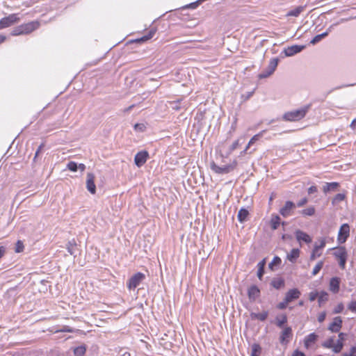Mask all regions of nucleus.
Instances as JSON below:
<instances>
[{
  "label": "nucleus",
  "mask_w": 356,
  "mask_h": 356,
  "mask_svg": "<svg viewBox=\"0 0 356 356\" xmlns=\"http://www.w3.org/2000/svg\"><path fill=\"white\" fill-rule=\"evenodd\" d=\"M40 26L38 21H33L26 24H22L15 27L12 33V35H19L29 34L33 31L38 29Z\"/></svg>",
  "instance_id": "obj_1"
},
{
  "label": "nucleus",
  "mask_w": 356,
  "mask_h": 356,
  "mask_svg": "<svg viewBox=\"0 0 356 356\" xmlns=\"http://www.w3.org/2000/svg\"><path fill=\"white\" fill-rule=\"evenodd\" d=\"M309 105H307L300 109L287 112L284 115L283 119L285 120L286 121L300 120L305 116L306 113H307L309 108Z\"/></svg>",
  "instance_id": "obj_2"
},
{
  "label": "nucleus",
  "mask_w": 356,
  "mask_h": 356,
  "mask_svg": "<svg viewBox=\"0 0 356 356\" xmlns=\"http://www.w3.org/2000/svg\"><path fill=\"white\" fill-rule=\"evenodd\" d=\"M333 250H334V252H333V255L338 260L340 268L341 269H344L348 259V253L345 247L339 246L333 248Z\"/></svg>",
  "instance_id": "obj_3"
},
{
  "label": "nucleus",
  "mask_w": 356,
  "mask_h": 356,
  "mask_svg": "<svg viewBox=\"0 0 356 356\" xmlns=\"http://www.w3.org/2000/svg\"><path fill=\"white\" fill-rule=\"evenodd\" d=\"M237 162L236 161H233L232 163L229 165H225L223 166H218L215 163H212L211 164V168L213 171L218 174H227L235 169L236 167Z\"/></svg>",
  "instance_id": "obj_4"
},
{
  "label": "nucleus",
  "mask_w": 356,
  "mask_h": 356,
  "mask_svg": "<svg viewBox=\"0 0 356 356\" xmlns=\"http://www.w3.org/2000/svg\"><path fill=\"white\" fill-rule=\"evenodd\" d=\"M145 278V274L137 273L134 274L127 282V287L129 289H135L140 282Z\"/></svg>",
  "instance_id": "obj_5"
},
{
  "label": "nucleus",
  "mask_w": 356,
  "mask_h": 356,
  "mask_svg": "<svg viewBox=\"0 0 356 356\" xmlns=\"http://www.w3.org/2000/svg\"><path fill=\"white\" fill-rule=\"evenodd\" d=\"M278 64L277 58H273L270 60L268 67L259 74V79H265L270 76L275 70Z\"/></svg>",
  "instance_id": "obj_6"
},
{
  "label": "nucleus",
  "mask_w": 356,
  "mask_h": 356,
  "mask_svg": "<svg viewBox=\"0 0 356 356\" xmlns=\"http://www.w3.org/2000/svg\"><path fill=\"white\" fill-rule=\"evenodd\" d=\"M19 20L17 14H11L0 20V29L7 28Z\"/></svg>",
  "instance_id": "obj_7"
},
{
  "label": "nucleus",
  "mask_w": 356,
  "mask_h": 356,
  "mask_svg": "<svg viewBox=\"0 0 356 356\" xmlns=\"http://www.w3.org/2000/svg\"><path fill=\"white\" fill-rule=\"evenodd\" d=\"M348 21V19H345V18H342L338 22L334 24H332L328 29L327 30L321 33V34H319V35H316L310 42V43L312 44H315L316 43H318V42H320L323 38H325L328 34L329 33L332 31V29H333V27L334 26H337L338 24H339L340 23H343L345 22H347Z\"/></svg>",
  "instance_id": "obj_8"
},
{
  "label": "nucleus",
  "mask_w": 356,
  "mask_h": 356,
  "mask_svg": "<svg viewBox=\"0 0 356 356\" xmlns=\"http://www.w3.org/2000/svg\"><path fill=\"white\" fill-rule=\"evenodd\" d=\"M350 227L348 224H343L339 231L337 241L339 243H343L349 236Z\"/></svg>",
  "instance_id": "obj_9"
},
{
  "label": "nucleus",
  "mask_w": 356,
  "mask_h": 356,
  "mask_svg": "<svg viewBox=\"0 0 356 356\" xmlns=\"http://www.w3.org/2000/svg\"><path fill=\"white\" fill-rule=\"evenodd\" d=\"M296 209V204L291 201H286L283 207L280 209V213L284 218L292 215Z\"/></svg>",
  "instance_id": "obj_10"
},
{
  "label": "nucleus",
  "mask_w": 356,
  "mask_h": 356,
  "mask_svg": "<svg viewBox=\"0 0 356 356\" xmlns=\"http://www.w3.org/2000/svg\"><path fill=\"white\" fill-rule=\"evenodd\" d=\"M293 337L292 329L291 327L286 326L283 328L280 333V342L282 344L287 343Z\"/></svg>",
  "instance_id": "obj_11"
},
{
  "label": "nucleus",
  "mask_w": 356,
  "mask_h": 356,
  "mask_svg": "<svg viewBox=\"0 0 356 356\" xmlns=\"http://www.w3.org/2000/svg\"><path fill=\"white\" fill-rule=\"evenodd\" d=\"M149 157V154L147 151H141L138 152L134 157V163L138 167L143 165Z\"/></svg>",
  "instance_id": "obj_12"
},
{
  "label": "nucleus",
  "mask_w": 356,
  "mask_h": 356,
  "mask_svg": "<svg viewBox=\"0 0 356 356\" xmlns=\"http://www.w3.org/2000/svg\"><path fill=\"white\" fill-rule=\"evenodd\" d=\"M305 48L304 45H292L284 49V52L286 56H293L295 54L302 51Z\"/></svg>",
  "instance_id": "obj_13"
},
{
  "label": "nucleus",
  "mask_w": 356,
  "mask_h": 356,
  "mask_svg": "<svg viewBox=\"0 0 356 356\" xmlns=\"http://www.w3.org/2000/svg\"><path fill=\"white\" fill-rule=\"evenodd\" d=\"M95 175L92 173H88L86 177V188L88 191L92 193L95 194L96 193V186L95 184Z\"/></svg>",
  "instance_id": "obj_14"
},
{
  "label": "nucleus",
  "mask_w": 356,
  "mask_h": 356,
  "mask_svg": "<svg viewBox=\"0 0 356 356\" xmlns=\"http://www.w3.org/2000/svg\"><path fill=\"white\" fill-rule=\"evenodd\" d=\"M342 327V319L340 316L334 318L333 322L330 323L328 330L332 332H339Z\"/></svg>",
  "instance_id": "obj_15"
},
{
  "label": "nucleus",
  "mask_w": 356,
  "mask_h": 356,
  "mask_svg": "<svg viewBox=\"0 0 356 356\" xmlns=\"http://www.w3.org/2000/svg\"><path fill=\"white\" fill-rule=\"evenodd\" d=\"M301 293L298 289H290L285 296L284 299L289 303L294 300L299 298Z\"/></svg>",
  "instance_id": "obj_16"
},
{
  "label": "nucleus",
  "mask_w": 356,
  "mask_h": 356,
  "mask_svg": "<svg viewBox=\"0 0 356 356\" xmlns=\"http://www.w3.org/2000/svg\"><path fill=\"white\" fill-rule=\"evenodd\" d=\"M295 235L297 241H299L300 243L301 241H303L306 243H310L312 242V238L310 237V236L300 229L296 231Z\"/></svg>",
  "instance_id": "obj_17"
},
{
  "label": "nucleus",
  "mask_w": 356,
  "mask_h": 356,
  "mask_svg": "<svg viewBox=\"0 0 356 356\" xmlns=\"http://www.w3.org/2000/svg\"><path fill=\"white\" fill-rule=\"evenodd\" d=\"M325 245V241L322 239L319 245H315L312 253L310 255V260L313 261L319 257L321 255V252H319V250L323 248Z\"/></svg>",
  "instance_id": "obj_18"
},
{
  "label": "nucleus",
  "mask_w": 356,
  "mask_h": 356,
  "mask_svg": "<svg viewBox=\"0 0 356 356\" xmlns=\"http://www.w3.org/2000/svg\"><path fill=\"white\" fill-rule=\"evenodd\" d=\"M260 295V290L256 285L251 286L248 290V296L250 301L254 302Z\"/></svg>",
  "instance_id": "obj_19"
},
{
  "label": "nucleus",
  "mask_w": 356,
  "mask_h": 356,
  "mask_svg": "<svg viewBox=\"0 0 356 356\" xmlns=\"http://www.w3.org/2000/svg\"><path fill=\"white\" fill-rule=\"evenodd\" d=\"M346 334L341 332L339 334V339L337 340V343L333 347V351L336 353H340L343 348V341L345 340Z\"/></svg>",
  "instance_id": "obj_20"
},
{
  "label": "nucleus",
  "mask_w": 356,
  "mask_h": 356,
  "mask_svg": "<svg viewBox=\"0 0 356 356\" xmlns=\"http://www.w3.org/2000/svg\"><path fill=\"white\" fill-rule=\"evenodd\" d=\"M268 316V311H264L261 313H254V312L250 313V318L252 320L257 319L261 321H264L266 320Z\"/></svg>",
  "instance_id": "obj_21"
},
{
  "label": "nucleus",
  "mask_w": 356,
  "mask_h": 356,
  "mask_svg": "<svg viewBox=\"0 0 356 356\" xmlns=\"http://www.w3.org/2000/svg\"><path fill=\"white\" fill-rule=\"evenodd\" d=\"M339 279L338 277H332L330 282V289L334 293H337L339 290Z\"/></svg>",
  "instance_id": "obj_22"
},
{
  "label": "nucleus",
  "mask_w": 356,
  "mask_h": 356,
  "mask_svg": "<svg viewBox=\"0 0 356 356\" xmlns=\"http://www.w3.org/2000/svg\"><path fill=\"white\" fill-rule=\"evenodd\" d=\"M280 221H281V219L278 215L273 214L270 221V225L271 229L273 230L277 229L281 223Z\"/></svg>",
  "instance_id": "obj_23"
},
{
  "label": "nucleus",
  "mask_w": 356,
  "mask_h": 356,
  "mask_svg": "<svg viewBox=\"0 0 356 356\" xmlns=\"http://www.w3.org/2000/svg\"><path fill=\"white\" fill-rule=\"evenodd\" d=\"M300 256V250L298 248H293L289 254H287V259L294 263Z\"/></svg>",
  "instance_id": "obj_24"
},
{
  "label": "nucleus",
  "mask_w": 356,
  "mask_h": 356,
  "mask_svg": "<svg viewBox=\"0 0 356 356\" xmlns=\"http://www.w3.org/2000/svg\"><path fill=\"white\" fill-rule=\"evenodd\" d=\"M270 285L276 289H280L284 286V280L282 278H275L273 279Z\"/></svg>",
  "instance_id": "obj_25"
},
{
  "label": "nucleus",
  "mask_w": 356,
  "mask_h": 356,
  "mask_svg": "<svg viewBox=\"0 0 356 356\" xmlns=\"http://www.w3.org/2000/svg\"><path fill=\"white\" fill-rule=\"evenodd\" d=\"M264 131H261L260 133L254 135L249 141L248 145L246 146L245 150L241 152V154H245L247 152L248 149H249V147H250V145H252V144H254L257 140H258L262 136H263V134H264Z\"/></svg>",
  "instance_id": "obj_26"
},
{
  "label": "nucleus",
  "mask_w": 356,
  "mask_h": 356,
  "mask_svg": "<svg viewBox=\"0 0 356 356\" xmlns=\"http://www.w3.org/2000/svg\"><path fill=\"white\" fill-rule=\"evenodd\" d=\"M275 320H276V322H275L276 325L280 328H284V325L287 322V316L285 314H282L280 316H277Z\"/></svg>",
  "instance_id": "obj_27"
},
{
  "label": "nucleus",
  "mask_w": 356,
  "mask_h": 356,
  "mask_svg": "<svg viewBox=\"0 0 356 356\" xmlns=\"http://www.w3.org/2000/svg\"><path fill=\"white\" fill-rule=\"evenodd\" d=\"M339 186L338 182L326 183L323 186L324 193H327L331 191H335Z\"/></svg>",
  "instance_id": "obj_28"
},
{
  "label": "nucleus",
  "mask_w": 356,
  "mask_h": 356,
  "mask_svg": "<svg viewBox=\"0 0 356 356\" xmlns=\"http://www.w3.org/2000/svg\"><path fill=\"white\" fill-rule=\"evenodd\" d=\"M249 214V212L245 209H241L238 213V220L241 222H245L247 220V217Z\"/></svg>",
  "instance_id": "obj_29"
},
{
  "label": "nucleus",
  "mask_w": 356,
  "mask_h": 356,
  "mask_svg": "<svg viewBox=\"0 0 356 356\" xmlns=\"http://www.w3.org/2000/svg\"><path fill=\"white\" fill-rule=\"evenodd\" d=\"M305 9L304 6H298L295 9L290 10L286 16L298 17Z\"/></svg>",
  "instance_id": "obj_30"
},
{
  "label": "nucleus",
  "mask_w": 356,
  "mask_h": 356,
  "mask_svg": "<svg viewBox=\"0 0 356 356\" xmlns=\"http://www.w3.org/2000/svg\"><path fill=\"white\" fill-rule=\"evenodd\" d=\"M266 261L265 259L262 260L258 264V271H257V277L259 280H261L264 273V266H265Z\"/></svg>",
  "instance_id": "obj_31"
},
{
  "label": "nucleus",
  "mask_w": 356,
  "mask_h": 356,
  "mask_svg": "<svg viewBox=\"0 0 356 356\" xmlns=\"http://www.w3.org/2000/svg\"><path fill=\"white\" fill-rule=\"evenodd\" d=\"M317 339V335L315 333L309 334L305 339V343L307 346L312 343H314Z\"/></svg>",
  "instance_id": "obj_32"
},
{
  "label": "nucleus",
  "mask_w": 356,
  "mask_h": 356,
  "mask_svg": "<svg viewBox=\"0 0 356 356\" xmlns=\"http://www.w3.org/2000/svg\"><path fill=\"white\" fill-rule=\"evenodd\" d=\"M86 351V348L85 346H80L74 349V354L76 356H83Z\"/></svg>",
  "instance_id": "obj_33"
},
{
  "label": "nucleus",
  "mask_w": 356,
  "mask_h": 356,
  "mask_svg": "<svg viewBox=\"0 0 356 356\" xmlns=\"http://www.w3.org/2000/svg\"><path fill=\"white\" fill-rule=\"evenodd\" d=\"M318 303L321 306L323 302H326L327 300L328 294L327 292L321 291L320 293H318Z\"/></svg>",
  "instance_id": "obj_34"
},
{
  "label": "nucleus",
  "mask_w": 356,
  "mask_h": 356,
  "mask_svg": "<svg viewBox=\"0 0 356 356\" xmlns=\"http://www.w3.org/2000/svg\"><path fill=\"white\" fill-rule=\"evenodd\" d=\"M301 213L303 216H312L315 213V208L314 207H309L305 209L302 210Z\"/></svg>",
  "instance_id": "obj_35"
},
{
  "label": "nucleus",
  "mask_w": 356,
  "mask_h": 356,
  "mask_svg": "<svg viewBox=\"0 0 356 356\" xmlns=\"http://www.w3.org/2000/svg\"><path fill=\"white\" fill-rule=\"evenodd\" d=\"M346 198V195L343 193H338L337 194L332 200V204H336Z\"/></svg>",
  "instance_id": "obj_36"
},
{
  "label": "nucleus",
  "mask_w": 356,
  "mask_h": 356,
  "mask_svg": "<svg viewBox=\"0 0 356 356\" xmlns=\"http://www.w3.org/2000/svg\"><path fill=\"white\" fill-rule=\"evenodd\" d=\"M261 353V347L258 344H253L252 346V356H259Z\"/></svg>",
  "instance_id": "obj_37"
},
{
  "label": "nucleus",
  "mask_w": 356,
  "mask_h": 356,
  "mask_svg": "<svg viewBox=\"0 0 356 356\" xmlns=\"http://www.w3.org/2000/svg\"><path fill=\"white\" fill-rule=\"evenodd\" d=\"M67 250L68 251V252L72 255L74 254V248L76 246V243L74 241V240L72 241H69L67 243Z\"/></svg>",
  "instance_id": "obj_38"
},
{
  "label": "nucleus",
  "mask_w": 356,
  "mask_h": 356,
  "mask_svg": "<svg viewBox=\"0 0 356 356\" xmlns=\"http://www.w3.org/2000/svg\"><path fill=\"white\" fill-rule=\"evenodd\" d=\"M334 337H331L323 343V346L325 348H332L333 349V347L334 346Z\"/></svg>",
  "instance_id": "obj_39"
},
{
  "label": "nucleus",
  "mask_w": 356,
  "mask_h": 356,
  "mask_svg": "<svg viewBox=\"0 0 356 356\" xmlns=\"http://www.w3.org/2000/svg\"><path fill=\"white\" fill-rule=\"evenodd\" d=\"M323 266V261H318L313 269L312 275H317L318 273V272L321 270Z\"/></svg>",
  "instance_id": "obj_40"
},
{
  "label": "nucleus",
  "mask_w": 356,
  "mask_h": 356,
  "mask_svg": "<svg viewBox=\"0 0 356 356\" xmlns=\"http://www.w3.org/2000/svg\"><path fill=\"white\" fill-rule=\"evenodd\" d=\"M67 168L68 170L72 172H76L78 170V165L74 161H70L67 163Z\"/></svg>",
  "instance_id": "obj_41"
},
{
  "label": "nucleus",
  "mask_w": 356,
  "mask_h": 356,
  "mask_svg": "<svg viewBox=\"0 0 356 356\" xmlns=\"http://www.w3.org/2000/svg\"><path fill=\"white\" fill-rule=\"evenodd\" d=\"M154 33H155V31H150L148 33V34H147V35H145L143 36L142 38H140L138 40V41H140V42L147 41V40H148L151 39V38L154 36Z\"/></svg>",
  "instance_id": "obj_42"
},
{
  "label": "nucleus",
  "mask_w": 356,
  "mask_h": 356,
  "mask_svg": "<svg viewBox=\"0 0 356 356\" xmlns=\"http://www.w3.org/2000/svg\"><path fill=\"white\" fill-rule=\"evenodd\" d=\"M146 127L143 123H137L134 125V129L138 131L143 132L145 131Z\"/></svg>",
  "instance_id": "obj_43"
},
{
  "label": "nucleus",
  "mask_w": 356,
  "mask_h": 356,
  "mask_svg": "<svg viewBox=\"0 0 356 356\" xmlns=\"http://www.w3.org/2000/svg\"><path fill=\"white\" fill-rule=\"evenodd\" d=\"M239 146V140H235L232 145L229 147L228 154H231L234 150H235Z\"/></svg>",
  "instance_id": "obj_44"
},
{
  "label": "nucleus",
  "mask_w": 356,
  "mask_h": 356,
  "mask_svg": "<svg viewBox=\"0 0 356 356\" xmlns=\"http://www.w3.org/2000/svg\"><path fill=\"white\" fill-rule=\"evenodd\" d=\"M23 250H24V245H23L22 242H21L20 241H18L16 243L15 252H21L23 251Z\"/></svg>",
  "instance_id": "obj_45"
},
{
  "label": "nucleus",
  "mask_w": 356,
  "mask_h": 356,
  "mask_svg": "<svg viewBox=\"0 0 356 356\" xmlns=\"http://www.w3.org/2000/svg\"><path fill=\"white\" fill-rule=\"evenodd\" d=\"M343 356H356V347H352L349 353H345Z\"/></svg>",
  "instance_id": "obj_46"
},
{
  "label": "nucleus",
  "mask_w": 356,
  "mask_h": 356,
  "mask_svg": "<svg viewBox=\"0 0 356 356\" xmlns=\"http://www.w3.org/2000/svg\"><path fill=\"white\" fill-rule=\"evenodd\" d=\"M288 304H289V302H286L285 299H284V300L282 302H280L277 305V308L279 309H284L286 308Z\"/></svg>",
  "instance_id": "obj_47"
},
{
  "label": "nucleus",
  "mask_w": 356,
  "mask_h": 356,
  "mask_svg": "<svg viewBox=\"0 0 356 356\" xmlns=\"http://www.w3.org/2000/svg\"><path fill=\"white\" fill-rule=\"evenodd\" d=\"M281 259L279 257H275L272 261V262L269 264V266L271 267L273 265H279L281 264Z\"/></svg>",
  "instance_id": "obj_48"
},
{
  "label": "nucleus",
  "mask_w": 356,
  "mask_h": 356,
  "mask_svg": "<svg viewBox=\"0 0 356 356\" xmlns=\"http://www.w3.org/2000/svg\"><path fill=\"white\" fill-rule=\"evenodd\" d=\"M70 332V333H72V332H74V330L72 327H69L67 325H65L60 330L56 331V332Z\"/></svg>",
  "instance_id": "obj_49"
},
{
  "label": "nucleus",
  "mask_w": 356,
  "mask_h": 356,
  "mask_svg": "<svg viewBox=\"0 0 356 356\" xmlns=\"http://www.w3.org/2000/svg\"><path fill=\"white\" fill-rule=\"evenodd\" d=\"M348 309H350V311L353 312H356V301H351L348 306Z\"/></svg>",
  "instance_id": "obj_50"
},
{
  "label": "nucleus",
  "mask_w": 356,
  "mask_h": 356,
  "mask_svg": "<svg viewBox=\"0 0 356 356\" xmlns=\"http://www.w3.org/2000/svg\"><path fill=\"white\" fill-rule=\"evenodd\" d=\"M343 309V305L342 303H339L334 309V313L335 314H339L341 313Z\"/></svg>",
  "instance_id": "obj_51"
},
{
  "label": "nucleus",
  "mask_w": 356,
  "mask_h": 356,
  "mask_svg": "<svg viewBox=\"0 0 356 356\" xmlns=\"http://www.w3.org/2000/svg\"><path fill=\"white\" fill-rule=\"evenodd\" d=\"M318 293H317V292H314V291L310 292L309 294V300L310 301L315 300L316 299V298L318 297Z\"/></svg>",
  "instance_id": "obj_52"
},
{
  "label": "nucleus",
  "mask_w": 356,
  "mask_h": 356,
  "mask_svg": "<svg viewBox=\"0 0 356 356\" xmlns=\"http://www.w3.org/2000/svg\"><path fill=\"white\" fill-rule=\"evenodd\" d=\"M44 147V143H42L38 148V149L35 152V156L33 158V161H35L37 156H38L39 153L42 151L43 147Z\"/></svg>",
  "instance_id": "obj_53"
},
{
  "label": "nucleus",
  "mask_w": 356,
  "mask_h": 356,
  "mask_svg": "<svg viewBox=\"0 0 356 356\" xmlns=\"http://www.w3.org/2000/svg\"><path fill=\"white\" fill-rule=\"evenodd\" d=\"M325 317H326V313L325 312H321L318 316V322L320 323H322L325 321Z\"/></svg>",
  "instance_id": "obj_54"
},
{
  "label": "nucleus",
  "mask_w": 356,
  "mask_h": 356,
  "mask_svg": "<svg viewBox=\"0 0 356 356\" xmlns=\"http://www.w3.org/2000/svg\"><path fill=\"white\" fill-rule=\"evenodd\" d=\"M307 199L306 197L305 198H302V200H300L298 203H297V206L298 207H301L302 206H304L305 204H307Z\"/></svg>",
  "instance_id": "obj_55"
},
{
  "label": "nucleus",
  "mask_w": 356,
  "mask_h": 356,
  "mask_svg": "<svg viewBox=\"0 0 356 356\" xmlns=\"http://www.w3.org/2000/svg\"><path fill=\"white\" fill-rule=\"evenodd\" d=\"M317 191V188L315 186H312L308 188V193L312 194Z\"/></svg>",
  "instance_id": "obj_56"
},
{
  "label": "nucleus",
  "mask_w": 356,
  "mask_h": 356,
  "mask_svg": "<svg viewBox=\"0 0 356 356\" xmlns=\"http://www.w3.org/2000/svg\"><path fill=\"white\" fill-rule=\"evenodd\" d=\"M179 103V101L171 102V104L172 105V108L177 111L179 110L180 108V107L178 106Z\"/></svg>",
  "instance_id": "obj_57"
},
{
  "label": "nucleus",
  "mask_w": 356,
  "mask_h": 356,
  "mask_svg": "<svg viewBox=\"0 0 356 356\" xmlns=\"http://www.w3.org/2000/svg\"><path fill=\"white\" fill-rule=\"evenodd\" d=\"M6 248L3 246L0 247V259L5 254Z\"/></svg>",
  "instance_id": "obj_58"
},
{
  "label": "nucleus",
  "mask_w": 356,
  "mask_h": 356,
  "mask_svg": "<svg viewBox=\"0 0 356 356\" xmlns=\"http://www.w3.org/2000/svg\"><path fill=\"white\" fill-rule=\"evenodd\" d=\"M293 356H305V355L303 353L298 351V350H296L293 353Z\"/></svg>",
  "instance_id": "obj_59"
},
{
  "label": "nucleus",
  "mask_w": 356,
  "mask_h": 356,
  "mask_svg": "<svg viewBox=\"0 0 356 356\" xmlns=\"http://www.w3.org/2000/svg\"><path fill=\"white\" fill-rule=\"evenodd\" d=\"M78 169H79L81 172H83L86 170V165L83 163H80L78 165Z\"/></svg>",
  "instance_id": "obj_60"
},
{
  "label": "nucleus",
  "mask_w": 356,
  "mask_h": 356,
  "mask_svg": "<svg viewBox=\"0 0 356 356\" xmlns=\"http://www.w3.org/2000/svg\"><path fill=\"white\" fill-rule=\"evenodd\" d=\"M350 127H352L353 129L356 128V118L352 121L350 124Z\"/></svg>",
  "instance_id": "obj_61"
},
{
  "label": "nucleus",
  "mask_w": 356,
  "mask_h": 356,
  "mask_svg": "<svg viewBox=\"0 0 356 356\" xmlns=\"http://www.w3.org/2000/svg\"><path fill=\"white\" fill-rule=\"evenodd\" d=\"M6 36L0 35V44L6 40Z\"/></svg>",
  "instance_id": "obj_62"
},
{
  "label": "nucleus",
  "mask_w": 356,
  "mask_h": 356,
  "mask_svg": "<svg viewBox=\"0 0 356 356\" xmlns=\"http://www.w3.org/2000/svg\"><path fill=\"white\" fill-rule=\"evenodd\" d=\"M134 106V105H131V106H129L128 108H125V109L124 110V112H128V111H130V110H131Z\"/></svg>",
  "instance_id": "obj_63"
},
{
  "label": "nucleus",
  "mask_w": 356,
  "mask_h": 356,
  "mask_svg": "<svg viewBox=\"0 0 356 356\" xmlns=\"http://www.w3.org/2000/svg\"><path fill=\"white\" fill-rule=\"evenodd\" d=\"M121 356H131V355L129 353L126 352L123 353Z\"/></svg>",
  "instance_id": "obj_64"
}]
</instances>
